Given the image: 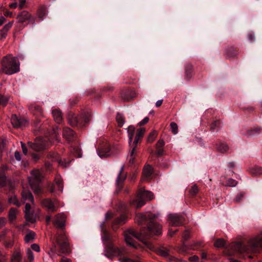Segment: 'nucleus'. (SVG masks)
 <instances>
[{"instance_id":"nucleus-37","label":"nucleus","mask_w":262,"mask_h":262,"mask_svg":"<svg viewBox=\"0 0 262 262\" xmlns=\"http://www.w3.org/2000/svg\"><path fill=\"white\" fill-rule=\"evenodd\" d=\"M9 202L10 204H14L18 207L21 205V203L17 200L16 196L15 195L9 198Z\"/></svg>"},{"instance_id":"nucleus-32","label":"nucleus","mask_w":262,"mask_h":262,"mask_svg":"<svg viewBox=\"0 0 262 262\" xmlns=\"http://www.w3.org/2000/svg\"><path fill=\"white\" fill-rule=\"evenodd\" d=\"M221 125V123L220 121H215L211 125V129L213 132L217 131L220 129Z\"/></svg>"},{"instance_id":"nucleus-1","label":"nucleus","mask_w":262,"mask_h":262,"mask_svg":"<svg viewBox=\"0 0 262 262\" xmlns=\"http://www.w3.org/2000/svg\"><path fill=\"white\" fill-rule=\"evenodd\" d=\"M102 240L105 244L104 255L108 258H112L114 256L119 257L120 262H135V260L124 257L125 255L128 254V252L124 248H118L115 246L112 241V235L105 232L102 235Z\"/></svg>"},{"instance_id":"nucleus-19","label":"nucleus","mask_w":262,"mask_h":262,"mask_svg":"<svg viewBox=\"0 0 262 262\" xmlns=\"http://www.w3.org/2000/svg\"><path fill=\"white\" fill-rule=\"evenodd\" d=\"M97 154L101 158L107 157L112 155L111 149L108 147L102 148L100 150H98Z\"/></svg>"},{"instance_id":"nucleus-11","label":"nucleus","mask_w":262,"mask_h":262,"mask_svg":"<svg viewBox=\"0 0 262 262\" xmlns=\"http://www.w3.org/2000/svg\"><path fill=\"white\" fill-rule=\"evenodd\" d=\"M168 221L171 226H179L182 224L183 218L178 214H170L168 215Z\"/></svg>"},{"instance_id":"nucleus-12","label":"nucleus","mask_w":262,"mask_h":262,"mask_svg":"<svg viewBox=\"0 0 262 262\" xmlns=\"http://www.w3.org/2000/svg\"><path fill=\"white\" fill-rule=\"evenodd\" d=\"M18 21L20 23L29 20L30 22L35 24L34 18L27 11H23L19 13L17 16Z\"/></svg>"},{"instance_id":"nucleus-30","label":"nucleus","mask_w":262,"mask_h":262,"mask_svg":"<svg viewBox=\"0 0 262 262\" xmlns=\"http://www.w3.org/2000/svg\"><path fill=\"white\" fill-rule=\"evenodd\" d=\"M71 154L77 158L81 157V151L78 147L72 146L71 147Z\"/></svg>"},{"instance_id":"nucleus-31","label":"nucleus","mask_w":262,"mask_h":262,"mask_svg":"<svg viewBox=\"0 0 262 262\" xmlns=\"http://www.w3.org/2000/svg\"><path fill=\"white\" fill-rule=\"evenodd\" d=\"M217 149L218 151L224 153L228 150L229 147L226 143H221L217 145Z\"/></svg>"},{"instance_id":"nucleus-60","label":"nucleus","mask_w":262,"mask_h":262,"mask_svg":"<svg viewBox=\"0 0 262 262\" xmlns=\"http://www.w3.org/2000/svg\"><path fill=\"white\" fill-rule=\"evenodd\" d=\"M17 4L16 3H12L9 5V7L12 9L16 8L17 7Z\"/></svg>"},{"instance_id":"nucleus-53","label":"nucleus","mask_w":262,"mask_h":262,"mask_svg":"<svg viewBox=\"0 0 262 262\" xmlns=\"http://www.w3.org/2000/svg\"><path fill=\"white\" fill-rule=\"evenodd\" d=\"M13 245V242L12 241H10L8 242H6L5 243V246L7 248H11Z\"/></svg>"},{"instance_id":"nucleus-44","label":"nucleus","mask_w":262,"mask_h":262,"mask_svg":"<svg viewBox=\"0 0 262 262\" xmlns=\"http://www.w3.org/2000/svg\"><path fill=\"white\" fill-rule=\"evenodd\" d=\"M6 183V177L4 175L2 174L0 176V185L3 186Z\"/></svg>"},{"instance_id":"nucleus-56","label":"nucleus","mask_w":262,"mask_h":262,"mask_svg":"<svg viewBox=\"0 0 262 262\" xmlns=\"http://www.w3.org/2000/svg\"><path fill=\"white\" fill-rule=\"evenodd\" d=\"M5 219L4 218H0V228L5 225Z\"/></svg>"},{"instance_id":"nucleus-22","label":"nucleus","mask_w":262,"mask_h":262,"mask_svg":"<svg viewBox=\"0 0 262 262\" xmlns=\"http://www.w3.org/2000/svg\"><path fill=\"white\" fill-rule=\"evenodd\" d=\"M13 21H9L8 24H6L3 28L0 31V34L3 38H6L8 31L10 29L13 25Z\"/></svg>"},{"instance_id":"nucleus-39","label":"nucleus","mask_w":262,"mask_h":262,"mask_svg":"<svg viewBox=\"0 0 262 262\" xmlns=\"http://www.w3.org/2000/svg\"><path fill=\"white\" fill-rule=\"evenodd\" d=\"M224 245L225 242L222 239H219L217 240L214 243V246L217 248L222 247L224 246Z\"/></svg>"},{"instance_id":"nucleus-4","label":"nucleus","mask_w":262,"mask_h":262,"mask_svg":"<svg viewBox=\"0 0 262 262\" xmlns=\"http://www.w3.org/2000/svg\"><path fill=\"white\" fill-rule=\"evenodd\" d=\"M158 214L147 213L145 214H137L136 216V221L139 224L149 222L148 224V230L152 234L159 235L162 234V227L160 225L155 223L152 220L158 217Z\"/></svg>"},{"instance_id":"nucleus-29","label":"nucleus","mask_w":262,"mask_h":262,"mask_svg":"<svg viewBox=\"0 0 262 262\" xmlns=\"http://www.w3.org/2000/svg\"><path fill=\"white\" fill-rule=\"evenodd\" d=\"M157 253L164 257L169 255V250L165 247H160L157 250Z\"/></svg>"},{"instance_id":"nucleus-57","label":"nucleus","mask_w":262,"mask_h":262,"mask_svg":"<svg viewBox=\"0 0 262 262\" xmlns=\"http://www.w3.org/2000/svg\"><path fill=\"white\" fill-rule=\"evenodd\" d=\"M162 102H163V99H161V100H158L156 103V106L157 107H159L161 105V104H162Z\"/></svg>"},{"instance_id":"nucleus-58","label":"nucleus","mask_w":262,"mask_h":262,"mask_svg":"<svg viewBox=\"0 0 262 262\" xmlns=\"http://www.w3.org/2000/svg\"><path fill=\"white\" fill-rule=\"evenodd\" d=\"M61 262H71V261L69 258L63 257L61 259Z\"/></svg>"},{"instance_id":"nucleus-43","label":"nucleus","mask_w":262,"mask_h":262,"mask_svg":"<svg viewBox=\"0 0 262 262\" xmlns=\"http://www.w3.org/2000/svg\"><path fill=\"white\" fill-rule=\"evenodd\" d=\"M165 144V142L163 140H159L156 145L157 148H162Z\"/></svg>"},{"instance_id":"nucleus-10","label":"nucleus","mask_w":262,"mask_h":262,"mask_svg":"<svg viewBox=\"0 0 262 262\" xmlns=\"http://www.w3.org/2000/svg\"><path fill=\"white\" fill-rule=\"evenodd\" d=\"M25 213L26 220L30 223H33L36 221L39 213V210L32 208L29 203H26L25 205Z\"/></svg>"},{"instance_id":"nucleus-55","label":"nucleus","mask_w":262,"mask_h":262,"mask_svg":"<svg viewBox=\"0 0 262 262\" xmlns=\"http://www.w3.org/2000/svg\"><path fill=\"white\" fill-rule=\"evenodd\" d=\"M198 259H199V257L196 255H194L189 258L190 260L192 261H196L198 260Z\"/></svg>"},{"instance_id":"nucleus-47","label":"nucleus","mask_w":262,"mask_h":262,"mask_svg":"<svg viewBox=\"0 0 262 262\" xmlns=\"http://www.w3.org/2000/svg\"><path fill=\"white\" fill-rule=\"evenodd\" d=\"M260 130H261V128L258 127V128H255L254 129L251 130L250 134L251 135H254L256 134L259 133L260 132Z\"/></svg>"},{"instance_id":"nucleus-34","label":"nucleus","mask_w":262,"mask_h":262,"mask_svg":"<svg viewBox=\"0 0 262 262\" xmlns=\"http://www.w3.org/2000/svg\"><path fill=\"white\" fill-rule=\"evenodd\" d=\"M116 120L118 122V125L120 127L123 126L124 123V119L123 115L121 114H117L116 116Z\"/></svg>"},{"instance_id":"nucleus-38","label":"nucleus","mask_w":262,"mask_h":262,"mask_svg":"<svg viewBox=\"0 0 262 262\" xmlns=\"http://www.w3.org/2000/svg\"><path fill=\"white\" fill-rule=\"evenodd\" d=\"M170 126L171 129L172 133L174 135H176L178 133V126L177 124L174 122H171L170 124Z\"/></svg>"},{"instance_id":"nucleus-46","label":"nucleus","mask_w":262,"mask_h":262,"mask_svg":"<svg viewBox=\"0 0 262 262\" xmlns=\"http://www.w3.org/2000/svg\"><path fill=\"white\" fill-rule=\"evenodd\" d=\"M31 248L32 250L36 251V252H39L40 251V247L38 245L34 244L31 245Z\"/></svg>"},{"instance_id":"nucleus-26","label":"nucleus","mask_w":262,"mask_h":262,"mask_svg":"<svg viewBox=\"0 0 262 262\" xmlns=\"http://www.w3.org/2000/svg\"><path fill=\"white\" fill-rule=\"evenodd\" d=\"M21 259V256L20 252L17 250L15 251L11 257V262H20Z\"/></svg>"},{"instance_id":"nucleus-52","label":"nucleus","mask_w":262,"mask_h":262,"mask_svg":"<svg viewBox=\"0 0 262 262\" xmlns=\"http://www.w3.org/2000/svg\"><path fill=\"white\" fill-rule=\"evenodd\" d=\"M21 148H22V150H23V152L24 154L26 155L27 154V151H28L27 148L25 146V144L23 143L22 142H21Z\"/></svg>"},{"instance_id":"nucleus-24","label":"nucleus","mask_w":262,"mask_h":262,"mask_svg":"<svg viewBox=\"0 0 262 262\" xmlns=\"http://www.w3.org/2000/svg\"><path fill=\"white\" fill-rule=\"evenodd\" d=\"M52 115L55 121L59 123L62 120V115L61 112L55 109L52 111Z\"/></svg>"},{"instance_id":"nucleus-64","label":"nucleus","mask_w":262,"mask_h":262,"mask_svg":"<svg viewBox=\"0 0 262 262\" xmlns=\"http://www.w3.org/2000/svg\"><path fill=\"white\" fill-rule=\"evenodd\" d=\"M6 19L4 17H1L0 18V26H1L5 21Z\"/></svg>"},{"instance_id":"nucleus-20","label":"nucleus","mask_w":262,"mask_h":262,"mask_svg":"<svg viewBox=\"0 0 262 262\" xmlns=\"http://www.w3.org/2000/svg\"><path fill=\"white\" fill-rule=\"evenodd\" d=\"M135 128L133 126H129L127 128V134L128 137V143L132 149L133 148V140L135 134Z\"/></svg>"},{"instance_id":"nucleus-62","label":"nucleus","mask_w":262,"mask_h":262,"mask_svg":"<svg viewBox=\"0 0 262 262\" xmlns=\"http://www.w3.org/2000/svg\"><path fill=\"white\" fill-rule=\"evenodd\" d=\"M134 154H135V153L132 156L131 155H130V152H129V155H130V158L129 161V162L131 163H134Z\"/></svg>"},{"instance_id":"nucleus-7","label":"nucleus","mask_w":262,"mask_h":262,"mask_svg":"<svg viewBox=\"0 0 262 262\" xmlns=\"http://www.w3.org/2000/svg\"><path fill=\"white\" fill-rule=\"evenodd\" d=\"M57 242L60 247V250L56 252L55 248H51L48 252L49 255L53 258L56 254L60 255V253L68 254L70 252L69 249V244L67 241V237L64 236L63 231H61V234L57 237Z\"/></svg>"},{"instance_id":"nucleus-61","label":"nucleus","mask_w":262,"mask_h":262,"mask_svg":"<svg viewBox=\"0 0 262 262\" xmlns=\"http://www.w3.org/2000/svg\"><path fill=\"white\" fill-rule=\"evenodd\" d=\"M5 15L6 16H9L10 17H12V13L10 11H7L5 13Z\"/></svg>"},{"instance_id":"nucleus-18","label":"nucleus","mask_w":262,"mask_h":262,"mask_svg":"<svg viewBox=\"0 0 262 262\" xmlns=\"http://www.w3.org/2000/svg\"><path fill=\"white\" fill-rule=\"evenodd\" d=\"M143 177L144 181H148L149 178L151 176L152 173V168L150 165H146L143 169Z\"/></svg>"},{"instance_id":"nucleus-50","label":"nucleus","mask_w":262,"mask_h":262,"mask_svg":"<svg viewBox=\"0 0 262 262\" xmlns=\"http://www.w3.org/2000/svg\"><path fill=\"white\" fill-rule=\"evenodd\" d=\"M26 3V0H19V4L18 7L20 9L24 8L25 4Z\"/></svg>"},{"instance_id":"nucleus-33","label":"nucleus","mask_w":262,"mask_h":262,"mask_svg":"<svg viewBox=\"0 0 262 262\" xmlns=\"http://www.w3.org/2000/svg\"><path fill=\"white\" fill-rule=\"evenodd\" d=\"M18 211L15 208H11L9 213V219L11 221L14 220L16 216Z\"/></svg>"},{"instance_id":"nucleus-45","label":"nucleus","mask_w":262,"mask_h":262,"mask_svg":"<svg viewBox=\"0 0 262 262\" xmlns=\"http://www.w3.org/2000/svg\"><path fill=\"white\" fill-rule=\"evenodd\" d=\"M149 121V118L148 117H145L142 121L139 122L138 125L139 126H142L146 123H147Z\"/></svg>"},{"instance_id":"nucleus-5","label":"nucleus","mask_w":262,"mask_h":262,"mask_svg":"<svg viewBox=\"0 0 262 262\" xmlns=\"http://www.w3.org/2000/svg\"><path fill=\"white\" fill-rule=\"evenodd\" d=\"M2 64L0 72L7 75H12L19 71V62L17 57L11 55L6 56L3 58Z\"/></svg>"},{"instance_id":"nucleus-13","label":"nucleus","mask_w":262,"mask_h":262,"mask_svg":"<svg viewBox=\"0 0 262 262\" xmlns=\"http://www.w3.org/2000/svg\"><path fill=\"white\" fill-rule=\"evenodd\" d=\"M50 192L53 193L56 191L62 192L63 184L60 176H57L55 178V183L50 188Z\"/></svg>"},{"instance_id":"nucleus-17","label":"nucleus","mask_w":262,"mask_h":262,"mask_svg":"<svg viewBox=\"0 0 262 262\" xmlns=\"http://www.w3.org/2000/svg\"><path fill=\"white\" fill-rule=\"evenodd\" d=\"M41 204L42 206L46 207L49 211H55L56 210L54 203L49 199L42 200Z\"/></svg>"},{"instance_id":"nucleus-21","label":"nucleus","mask_w":262,"mask_h":262,"mask_svg":"<svg viewBox=\"0 0 262 262\" xmlns=\"http://www.w3.org/2000/svg\"><path fill=\"white\" fill-rule=\"evenodd\" d=\"M74 135V132L70 128L66 127L63 131V137L68 141H71Z\"/></svg>"},{"instance_id":"nucleus-8","label":"nucleus","mask_w":262,"mask_h":262,"mask_svg":"<svg viewBox=\"0 0 262 262\" xmlns=\"http://www.w3.org/2000/svg\"><path fill=\"white\" fill-rule=\"evenodd\" d=\"M154 198L152 193L149 191L141 190L138 195L136 199L131 202V204L139 208L144 206L147 201H150Z\"/></svg>"},{"instance_id":"nucleus-42","label":"nucleus","mask_w":262,"mask_h":262,"mask_svg":"<svg viewBox=\"0 0 262 262\" xmlns=\"http://www.w3.org/2000/svg\"><path fill=\"white\" fill-rule=\"evenodd\" d=\"M198 191V187L195 185H194L191 187V188L190 190V193L192 195H194L197 193Z\"/></svg>"},{"instance_id":"nucleus-36","label":"nucleus","mask_w":262,"mask_h":262,"mask_svg":"<svg viewBox=\"0 0 262 262\" xmlns=\"http://www.w3.org/2000/svg\"><path fill=\"white\" fill-rule=\"evenodd\" d=\"M9 100L8 96H3L0 94V106H5Z\"/></svg>"},{"instance_id":"nucleus-27","label":"nucleus","mask_w":262,"mask_h":262,"mask_svg":"<svg viewBox=\"0 0 262 262\" xmlns=\"http://www.w3.org/2000/svg\"><path fill=\"white\" fill-rule=\"evenodd\" d=\"M37 15L40 20H43L46 15V8L44 7H40L37 11Z\"/></svg>"},{"instance_id":"nucleus-15","label":"nucleus","mask_w":262,"mask_h":262,"mask_svg":"<svg viewBox=\"0 0 262 262\" xmlns=\"http://www.w3.org/2000/svg\"><path fill=\"white\" fill-rule=\"evenodd\" d=\"M11 121L13 126L16 128L23 127L27 123L26 120L19 118L16 115H13L12 116Z\"/></svg>"},{"instance_id":"nucleus-54","label":"nucleus","mask_w":262,"mask_h":262,"mask_svg":"<svg viewBox=\"0 0 262 262\" xmlns=\"http://www.w3.org/2000/svg\"><path fill=\"white\" fill-rule=\"evenodd\" d=\"M157 154L159 156H161L163 154V149L162 148H157Z\"/></svg>"},{"instance_id":"nucleus-41","label":"nucleus","mask_w":262,"mask_h":262,"mask_svg":"<svg viewBox=\"0 0 262 262\" xmlns=\"http://www.w3.org/2000/svg\"><path fill=\"white\" fill-rule=\"evenodd\" d=\"M126 220V216L125 215H122L121 216L117 219L115 221V223L116 224H121L124 223Z\"/></svg>"},{"instance_id":"nucleus-59","label":"nucleus","mask_w":262,"mask_h":262,"mask_svg":"<svg viewBox=\"0 0 262 262\" xmlns=\"http://www.w3.org/2000/svg\"><path fill=\"white\" fill-rule=\"evenodd\" d=\"M248 39L250 41H252L253 40H254V35L252 34H249L248 35Z\"/></svg>"},{"instance_id":"nucleus-14","label":"nucleus","mask_w":262,"mask_h":262,"mask_svg":"<svg viewBox=\"0 0 262 262\" xmlns=\"http://www.w3.org/2000/svg\"><path fill=\"white\" fill-rule=\"evenodd\" d=\"M145 132V129L144 128H141L138 130L135 139L133 142V148L130 150V155L132 156L135 153L137 145L140 139L143 137Z\"/></svg>"},{"instance_id":"nucleus-6","label":"nucleus","mask_w":262,"mask_h":262,"mask_svg":"<svg viewBox=\"0 0 262 262\" xmlns=\"http://www.w3.org/2000/svg\"><path fill=\"white\" fill-rule=\"evenodd\" d=\"M43 178L42 172L38 169L32 170L30 176L28 177L29 185L34 193L36 194H41L42 192L40 183Z\"/></svg>"},{"instance_id":"nucleus-49","label":"nucleus","mask_w":262,"mask_h":262,"mask_svg":"<svg viewBox=\"0 0 262 262\" xmlns=\"http://www.w3.org/2000/svg\"><path fill=\"white\" fill-rule=\"evenodd\" d=\"M14 156L17 161H20L21 160V154L19 152L16 151L14 153Z\"/></svg>"},{"instance_id":"nucleus-48","label":"nucleus","mask_w":262,"mask_h":262,"mask_svg":"<svg viewBox=\"0 0 262 262\" xmlns=\"http://www.w3.org/2000/svg\"><path fill=\"white\" fill-rule=\"evenodd\" d=\"M237 184V182L233 179H230L228 181V185L231 187L235 186Z\"/></svg>"},{"instance_id":"nucleus-28","label":"nucleus","mask_w":262,"mask_h":262,"mask_svg":"<svg viewBox=\"0 0 262 262\" xmlns=\"http://www.w3.org/2000/svg\"><path fill=\"white\" fill-rule=\"evenodd\" d=\"M35 236V232L31 230L28 231L27 234L25 237V241L26 243H28L33 241V240L34 239Z\"/></svg>"},{"instance_id":"nucleus-35","label":"nucleus","mask_w":262,"mask_h":262,"mask_svg":"<svg viewBox=\"0 0 262 262\" xmlns=\"http://www.w3.org/2000/svg\"><path fill=\"white\" fill-rule=\"evenodd\" d=\"M157 135V132L153 130L151 132L147 137V141L148 142H152L155 140Z\"/></svg>"},{"instance_id":"nucleus-16","label":"nucleus","mask_w":262,"mask_h":262,"mask_svg":"<svg viewBox=\"0 0 262 262\" xmlns=\"http://www.w3.org/2000/svg\"><path fill=\"white\" fill-rule=\"evenodd\" d=\"M66 217L63 213L58 214L54 221V224L58 228H62L65 225Z\"/></svg>"},{"instance_id":"nucleus-9","label":"nucleus","mask_w":262,"mask_h":262,"mask_svg":"<svg viewBox=\"0 0 262 262\" xmlns=\"http://www.w3.org/2000/svg\"><path fill=\"white\" fill-rule=\"evenodd\" d=\"M124 238L127 245L136 249L138 248V245L135 243L134 239L142 241L141 234L137 233L132 230H128L124 232Z\"/></svg>"},{"instance_id":"nucleus-2","label":"nucleus","mask_w":262,"mask_h":262,"mask_svg":"<svg viewBox=\"0 0 262 262\" xmlns=\"http://www.w3.org/2000/svg\"><path fill=\"white\" fill-rule=\"evenodd\" d=\"M230 247L234 252L240 253L256 252L258 248H262V232L250 238L247 246L236 242L232 244Z\"/></svg>"},{"instance_id":"nucleus-3","label":"nucleus","mask_w":262,"mask_h":262,"mask_svg":"<svg viewBox=\"0 0 262 262\" xmlns=\"http://www.w3.org/2000/svg\"><path fill=\"white\" fill-rule=\"evenodd\" d=\"M58 134V128L56 127L53 129L48 138L39 137L36 139L34 143L28 142V144L30 148L33 150L36 151L43 150L48 147L54 140L59 141Z\"/></svg>"},{"instance_id":"nucleus-63","label":"nucleus","mask_w":262,"mask_h":262,"mask_svg":"<svg viewBox=\"0 0 262 262\" xmlns=\"http://www.w3.org/2000/svg\"><path fill=\"white\" fill-rule=\"evenodd\" d=\"M177 232V230L173 231L171 229L169 230L168 231V234L170 236H172L175 234V233Z\"/></svg>"},{"instance_id":"nucleus-23","label":"nucleus","mask_w":262,"mask_h":262,"mask_svg":"<svg viewBox=\"0 0 262 262\" xmlns=\"http://www.w3.org/2000/svg\"><path fill=\"white\" fill-rule=\"evenodd\" d=\"M22 198L25 201H29L32 203L33 205H34V198L31 193L27 190H23L22 193Z\"/></svg>"},{"instance_id":"nucleus-25","label":"nucleus","mask_w":262,"mask_h":262,"mask_svg":"<svg viewBox=\"0 0 262 262\" xmlns=\"http://www.w3.org/2000/svg\"><path fill=\"white\" fill-rule=\"evenodd\" d=\"M124 165H122L120 168L119 173L117 176V179H116V185L117 186H119L120 183L123 182L126 179V174H122V173L124 169Z\"/></svg>"},{"instance_id":"nucleus-40","label":"nucleus","mask_w":262,"mask_h":262,"mask_svg":"<svg viewBox=\"0 0 262 262\" xmlns=\"http://www.w3.org/2000/svg\"><path fill=\"white\" fill-rule=\"evenodd\" d=\"M27 256L30 261H32L34 260V255L31 250L29 249H27Z\"/></svg>"},{"instance_id":"nucleus-51","label":"nucleus","mask_w":262,"mask_h":262,"mask_svg":"<svg viewBox=\"0 0 262 262\" xmlns=\"http://www.w3.org/2000/svg\"><path fill=\"white\" fill-rule=\"evenodd\" d=\"M243 196H244V194L243 193H242V192L239 193V194H238L237 195L235 199V201L236 202H239L242 200V199L243 198Z\"/></svg>"}]
</instances>
